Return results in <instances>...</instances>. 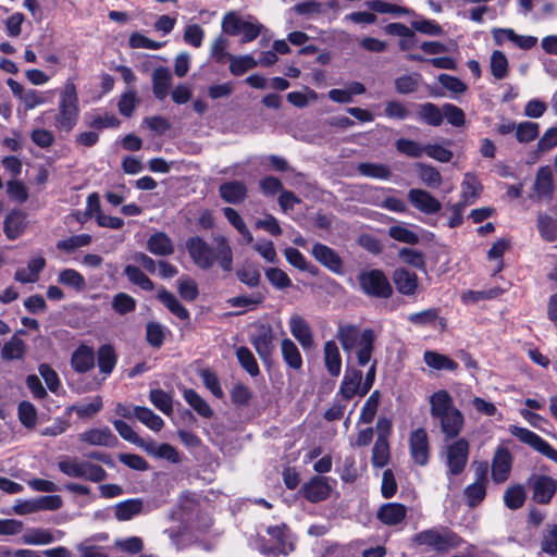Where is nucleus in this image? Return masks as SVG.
<instances>
[{
	"instance_id": "nucleus-40",
	"label": "nucleus",
	"mask_w": 557,
	"mask_h": 557,
	"mask_svg": "<svg viewBox=\"0 0 557 557\" xmlns=\"http://www.w3.org/2000/svg\"><path fill=\"white\" fill-rule=\"evenodd\" d=\"M490 69L495 79L506 78L509 73V63L505 53L499 50L493 51L490 58Z\"/></svg>"
},
{
	"instance_id": "nucleus-39",
	"label": "nucleus",
	"mask_w": 557,
	"mask_h": 557,
	"mask_svg": "<svg viewBox=\"0 0 557 557\" xmlns=\"http://www.w3.org/2000/svg\"><path fill=\"white\" fill-rule=\"evenodd\" d=\"M134 416L154 432H159L164 425L163 419L147 407L135 406Z\"/></svg>"
},
{
	"instance_id": "nucleus-56",
	"label": "nucleus",
	"mask_w": 557,
	"mask_h": 557,
	"mask_svg": "<svg viewBox=\"0 0 557 557\" xmlns=\"http://www.w3.org/2000/svg\"><path fill=\"white\" fill-rule=\"evenodd\" d=\"M90 243L91 236L89 234H79L58 242L57 248L60 250L71 252L77 248L88 246Z\"/></svg>"
},
{
	"instance_id": "nucleus-46",
	"label": "nucleus",
	"mask_w": 557,
	"mask_h": 557,
	"mask_svg": "<svg viewBox=\"0 0 557 557\" xmlns=\"http://www.w3.org/2000/svg\"><path fill=\"white\" fill-rule=\"evenodd\" d=\"M417 169L419 178L426 186L437 188L442 185V175L436 168L424 163H418Z\"/></svg>"
},
{
	"instance_id": "nucleus-59",
	"label": "nucleus",
	"mask_w": 557,
	"mask_h": 557,
	"mask_svg": "<svg viewBox=\"0 0 557 557\" xmlns=\"http://www.w3.org/2000/svg\"><path fill=\"white\" fill-rule=\"evenodd\" d=\"M388 235L393 239L409 244V245H416L419 243V236L412 232L411 230L403 226V225H394L388 228Z\"/></svg>"
},
{
	"instance_id": "nucleus-32",
	"label": "nucleus",
	"mask_w": 557,
	"mask_h": 557,
	"mask_svg": "<svg viewBox=\"0 0 557 557\" xmlns=\"http://www.w3.org/2000/svg\"><path fill=\"white\" fill-rule=\"evenodd\" d=\"M482 185L478 177L467 173L461 183V201L466 205H472L481 195Z\"/></svg>"
},
{
	"instance_id": "nucleus-29",
	"label": "nucleus",
	"mask_w": 557,
	"mask_h": 557,
	"mask_svg": "<svg viewBox=\"0 0 557 557\" xmlns=\"http://www.w3.org/2000/svg\"><path fill=\"white\" fill-rule=\"evenodd\" d=\"M46 261L42 257L29 260L27 268L16 270L14 278L21 283H35L39 278V273L44 270Z\"/></svg>"
},
{
	"instance_id": "nucleus-57",
	"label": "nucleus",
	"mask_w": 557,
	"mask_h": 557,
	"mask_svg": "<svg viewBox=\"0 0 557 557\" xmlns=\"http://www.w3.org/2000/svg\"><path fill=\"white\" fill-rule=\"evenodd\" d=\"M257 65V60L251 55L231 57L230 71L232 74L238 76Z\"/></svg>"
},
{
	"instance_id": "nucleus-16",
	"label": "nucleus",
	"mask_w": 557,
	"mask_h": 557,
	"mask_svg": "<svg viewBox=\"0 0 557 557\" xmlns=\"http://www.w3.org/2000/svg\"><path fill=\"white\" fill-rule=\"evenodd\" d=\"M408 200L417 210L425 214H435L442 209L441 202L424 189H410Z\"/></svg>"
},
{
	"instance_id": "nucleus-37",
	"label": "nucleus",
	"mask_w": 557,
	"mask_h": 557,
	"mask_svg": "<svg viewBox=\"0 0 557 557\" xmlns=\"http://www.w3.org/2000/svg\"><path fill=\"white\" fill-rule=\"evenodd\" d=\"M423 360L430 368L435 370L456 371L458 369L456 361L433 350L424 351Z\"/></svg>"
},
{
	"instance_id": "nucleus-28",
	"label": "nucleus",
	"mask_w": 557,
	"mask_h": 557,
	"mask_svg": "<svg viewBox=\"0 0 557 557\" xmlns=\"http://www.w3.org/2000/svg\"><path fill=\"white\" fill-rule=\"evenodd\" d=\"M144 511L145 505L140 498L126 499L114 506V517L119 521H128Z\"/></svg>"
},
{
	"instance_id": "nucleus-35",
	"label": "nucleus",
	"mask_w": 557,
	"mask_h": 557,
	"mask_svg": "<svg viewBox=\"0 0 557 557\" xmlns=\"http://www.w3.org/2000/svg\"><path fill=\"white\" fill-rule=\"evenodd\" d=\"M185 401L202 418L213 417V410L209 404L194 389L187 388L183 392Z\"/></svg>"
},
{
	"instance_id": "nucleus-5",
	"label": "nucleus",
	"mask_w": 557,
	"mask_h": 557,
	"mask_svg": "<svg viewBox=\"0 0 557 557\" xmlns=\"http://www.w3.org/2000/svg\"><path fill=\"white\" fill-rule=\"evenodd\" d=\"M462 540L455 532L445 527L423 530L412 536V544L440 554H446L457 548Z\"/></svg>"
},
{
	"instance_id": "nucleus-44",
	"label": "nucleus",
	"mask_w": 557,
	"mask_h": 557,
	"mask_svg": "<svg viewBox=\"0 0 557 557\" xmlns=\"http://www.w3.org/2000/svg\"><path fill=\"white\" fill-rule=\"evenodd\" d=\"M357 169L361 175L377 180H388L392 174L389 168L382 163L362 162Z\"/></svg>"
},
{
	"instance_id": "nucleus-61",
	"label": "nucleus",
	"mask_w": 557,
	"mask_h": 557,
	"mask_svg": "<svg viewBox=\"0 0 557 557\" xmlns=\"http://www.w3.org/2000/svg\"><path fill=\"white\" fill-rule=\"evenodd\" d=\"M419 74L404 75L395 79L396 91L401 95L414 92L420 84Z\"/></svg>"
},
{
	"instance_id": "nucleus-22",
	"label": "nucleus",
	"mask_w": 557,
	"mask_h": 557,
	"mask_svg": "<svg viewBox=\"0 0 557 557\" xmlns=\"http://www.w3.org/2000/svg\"><path fill=\"white\" fill-rule=\"evenodd\" d=\"M152 92L158 100H164L172 86L171 71L165 66L157 67L151 75Z\"/></svg>"
},
{
	"instance_id": "nucleus-15",
	"label": "nucleus",
	"mask_w": 557,
	"mask_h": 557,
	"mask_svg": "<svg viewBox=\"0 0 557 557\" xmlns=\"http://www.w3.org/2000/svg\"><path fill=\"white\" fill-rule=\"evenodd\" d=\"M78 440L91 446L102 447H115L119 442L108 426L86 430L78 435Z\"/></svg>"
},
{
	"instance_id": "nucleus-47",
	"label": "nucleus",
	"mask_w": 557,
	"mask_h": 557,
	"mask_svg": "<svg viewBox=\"0 0 557 557\" xmlns=\"http://www.w3.org/2000/svg\"><path fill=\"white\" fill-rule=\"evenodd\" d=\"M525 491L520 484L508 487L504 493L505 505L512 510H516L524 504Z\"/></svg>"
},
{
	"instance_id": "nucleus-55",
	"label": "nucleus",
	"mask_w": 557,
	"mask_h": 557,
	"mask_svg": "<svg viewBox=\"0 0 557 557\" xmlns=\"http://www.w3.org/2000/svg\"><path fill=\"white\" fill-rule=\"evenodd\" d=\"M165 338V329L158 322H149L146 325V339L154 348H160Z\"/></svg>"
},
{
	"instance_id": "nucleus-62",
	"label": "nucleus",
	"mask_w": 557,
	"mask_h": 557,
	"mask_svg": "<svg viewBox=\"0 0 557 557\" xmlns=\"http://www.w3.org/2000/svg\"><path fill=\"white\" fill-rule=\"evenodd\" d=\"M465 497L470 507H475L486 495V484L473 482L465 490Z\"/></svg>"
},
{
	"instance_id": "nucleus-64",
	"label": "nucleus",
	"mask_w": 557,
	"mask_h": 557,
	"mask_svg": "<svg viewBox=\"0 0 557 557\" xmlns=\"http://www.w3.org/2000/svg\"><path fill=\"white\" fill-rule=\"evenodd\" d=\"M380 401V393L379 391H374L369 398L366 400L361 414L360 421L363 423H371L376 414L377 407Z\"/></svg>"
},
{
	"instance_id": "nucleus-48",
	"label": "nucleus",
	"mask_w": 557,
	"mask_h": 557,
	"mask_svg": "<svg viewBox=\"0 0 557 557\" xmlns=\"http://www.w3.org/2000/svg\"><path fill=\"white\" fill-rule=\"evenodd\" d=\"M124 273L128 281L135 285H138L144 290H152V281L136 265L128 264L124 269Z\"/></svg>"
},
{
	"instance_id": "nucleus-18",
	"label": "nucleus",
	"mask_w": 557,
	"mask_h": 557,
	"mask_svg": "<svg viewBox=\"0 0 557 557\" xmlns=\"http://www.w3.org/2000/svg\"><path fill=\"white\" fill-rule=\"evenodd\" d=\"M362 372L356 368H347L343 381L341 383L337 396H341L344 401H349L356 395L360 396Z\"/></svg>"
},
{
	"instance_id": "nucleus-10",
	"label": "nucleus",
	"mask_w": 557,
	"mask_h": 557,
	"mask_svg": "<svg viewBox=\"0 0 557 557\" xmlns=\"http://www.w3.org/2000/svg\"><path fill=\"white\" fill-rule=\"evenodd\" d=\"M288 329L292 336L299 343L304 350H311L315 347L312 327L301 314L296 312L290 314Z\"/></svg>"
},
{
	"instance_id": "nucleus-51",
	"label": "nucleus",
	"mask_w": 557,
	"mask_h": 557,
	"mask_svg": "<svg viewBox=\"0 0 557 557\" xmlns=\"http://www.w3.org/2000/svg\"><path fill=\"white\" fill-rule=\"evenodd\" d=\"M236 357L240 366L251 375L256 376L259 374V366L252 352L245 346L236 349Z\"/></svg>"
},
{
	"instance_id": "nucleus-3",
	"label": "nucleus",
	"mask_w": 557,
	"mask_h": 557,
	"mask_svg": "<svg viewBox=\"0 0 557 557\" xmlns=\"http://www.w3.org/2000/svg\"><path fill=\"white\" fill-rule=\"evenodd\" d=\"M336 338L346 352H350L357 347L356 356L360 367H364L371 361L376 339L373 330L366 329L360 332L357 325L341 324L336 332Z\"/></svg>"
},
{
	"instance_id": "nucleus-13",
	"label": "nucleus",
	"mask_w": 557,
	"mask_h": 557,
	"mask_svg": "<svg viewBox=\"0 0 557 557\" xmlns=\"http://www.w3.org/2000/svg\"><path fill=\"white\" fill-rule=\"evenodd\" d=\"M533 500L537 504H548L557 490V482L547 475H533L530 478Z\"/></svg>"
},
{
	"instance_id": "nucleus-58",
	"label": "nucleus",
	"mask_w": 557,
	"mask_h": 557,
	"mask_svg": "<svg viewBox=\"0 0 557 557\" xmlns=\"http://www.w3.org/2000/svg\"><path fill=\"white\" fill-rule=\"evenodd\" d=\"M395 146L398 152L411 158H420L425 150V146H421L419 143L406 138L396 140Z\"/></svg>"
},
{
	"instance_id": "nucleus-11",
	"label": "nucleus",
	"mask_w": 557,
	"mask_h": 557,
	"mask_svg": "<svg viewBox=\"0 0 557 557\" xmlns=\"http://www.w3.org/2000/svg\"><path fill=\"white\" fill-rule=\"evenodd\" d=\"M512 468V455L505 446L495 449L492 459V480L496 484L504 483L510 476Z\"/></svg>"
},
{
	"instance_id": "nucleus-23",
	"label": "nucleus",
	"mask_w": 557,
	"mask_h": 557,
	"mask_svg": "<svg viewBox=\"0 0 557 557\" xmlns=\"http://www.w3.org/2000/svg\"><path fill=\"white\" fill-rule=\"evenodd\" d=\"M407 516V508L399 503H387L382 505L376 513L377 519L386 525H397Z\"/></svg>"
},
{
	"instance_id": "nucleus-17",
	"label": "nucleus",
	"mask_w": 557,
	"mask_h": 557,
	"mask_svg": "<svg viewBox=\"0 0 557 557\" xmlns=\"http://www.w3.org/2000/svg\"><path fill=\"white\" fill-rule=\"evenodd\" d=\"M330 479L325 476H313L304 484L301 493L310 503H319L326 499L331 494Z\"/></svg>"
},
{
	"instance_id": "nucleus-42",
	"label": "nucleus",
	"mask_w": 557,
	"mask_h": 557,
	"mask_svg": "<svg viewBox=\"0 0 557 557\" xmlns=\"http://www.w3.org/2000/svg\"><path fill=\"white\" fill-rule=\"evenodd\" d=\"M103 403L100 396L94 397L88 403H82L70 407V411H73L81 419H89L96 416L102 409Z\"/></svg>"
},
{
	"instance_id": "nucleus-30",
	"label": "nucleus",
	"mask_w": 557,
	"mask_h": 557,
	"mask_svg": "<svg viewBox=\"0 0 557 557\" xmlns=\"http://www.w3.org/2000/svg\"><path fill=\"white\" fill-rule=\"evenodd\" d=\"M26 354L25 342L14 334L1 348V358L3 361L23 360Z\"/></svg>"
},
{
	"instance_id": "nucleus-2",
	"label": "nucleus",
	"mask_w": 557,
	"mask_h": 557,
	"mask_svg": "<svg viewBox=\"0 0 557 557\" xmlns=\"http://www.w3.org/2000/svg\"><path fill=\"white\" fill-rule=\"evenodd\" d=\"M186 248L195 265L201 270L212 268L215 261L225 272L233 269V251L225 237L216 238V251L199 236L187 239Z\"/></svg>"
},
{
	"instance_id": "nucleus-54",
	"label": "nucleus",
	"mask_w": 557,
	"mask_h": 557,
	"mask_svg": "<svg viewBox=\"0 0 557 557\" xmlns=\"http://www.w3.org/2000/svg\"><path fill=\"white\" fill-rule=\"evenodd\" d=\"M540 133V125L534 122H521L516 127V138L519 143H530L534 140Z\"/></svg>"
},
{
	"instance_id": "nucleus-36",
	"label": "nucleus",
	"mask_w": 557,
	"mask_h": 557,
	"mask_svg": "<svg viewBox=\"0 0 557 557\" xmlns=\"http://www.w3.org/2000/svg\"><path fill=\"white\" fill-rule=\"evenodd\" d=\"M25 226V214L21 211H12L4 221V233L9 239H15L23 233Z\"/></svg>"
},
{
	"instance_id": "nucleus-1",
	"label": "nucleus",
	"mask_w": 557,
	"mask_h": 557,
	"mask_svg": "<svg viewBox=\"0 0 557 557\" xmlns=\"http://www.w3.org/2000/svg\"><path fill=\"white\" fill-rule=\"evenodd\" d=\"M429 403L430 414L436 421L445 440L459 438L466 421L450 394L445 389H438L430 396Z\"/></svg>"
},
{
	"instance_id": "nucleus-41",
	"label": "nucleus",
	"mask_w": 557,
	"mask_h": 557,
	"mask_svg": "<svg viewBox=\"0 0 557 557\" xmlns=\"http://www.w3.org/2000/svg\"><path fill=\"white\" fill-rule=\"evenodd\" d=\"M58 282L76 292H83L86 288L85 277L74 269H64L58 275Z\"/></svg>"
},
{
	"instance_id": "nucleus-43",
	"label": "nucleus",
	"mask_w": 557,
	"mask_h": 557,
	"mask_svg": "<svg viewBox=\"0 0 557 557\" xmlns=\"http://www.w3.org/2000/svg\"><path fill=\"white\" fill-rule=\"evenodd\" d=\"M389 461V445L387 438L377 436L372 449V465L383 468Z\"/></svg>"
},
{
	"instance_id": "nucleus-8",
	"label": "nucleus",
	"mask_w": 557,
	"mask_h": 557,
	"mask_svg": "<svg viewBox=\"0 0 557 557\" xmlns=\"http://www.w3.org/2000/svg\"><path fill=\"white\" fill-rule=\"evenodd\" d=\"M361 289L370 296L387 298L392 295V286L380 270H371L359 275Z\"/></svg>"
},
{
	"instance_id": "nucleus-19",
	"label": "nucleus",
	"mask_w": 557,
	"mask_h": 557,
	"mask_svg": "<svg viewBox=\"0 0 557 557\" xmlns=\"http://www.w3.org/2000/svg\"><path fill=\"white\" fill-rule=\"evenodd\" d=\"M493 39L495 40L496 45L502 46L505 44V41H511L516 47L529 50L533 48L536 42L537 38L534 36H524V35H518L513 32L511 28H496L493 29Z\"/></svg>"
},
{
	"instance_id": "nucleus-12",
	"label": "nucleus",
	"mask_w": 557,
	"mask_h": 557,
	"mask_svg": "<svg viewBox=\"0 0 557 557\" xmlns=\"http://www.w3.org/2000/svg\"><path fill=\"white\" fill-rule=\"evenodd\" d=\"M409 447L412 459L420 466H425L429 461L430 445L428 433L419 428L411 432L409 437Z\"/></svg>"
},
{
	"instance_id": "nucleus-38",
	"label": "nucleus",
	"mask_w": 557,
	"mask_h": 557,
	"mask_svg": "<svg viewBox=\"0 0 557 557\" xmlns=\"http://www.w3.org/2000/svg\"><path fill=\"white\" fill-rule=\"evenodd\" d=\"M158 299L178 319H189L188 310L177 300L174 294L166 289H161L158 293Z\"/></svg>"
},
{
	"instance_id": "nucleus-24",
	"label": "nucleus",
	"mask_w": 557,
	"mask_h": 557,
	"mask_svg": "<svg viewBox=\"0 0 557 557\" xmlns=\"http://www.w3.org/2000/svg\"><path fill=\"white\" fill-rule=\"evenodd\" d=\"M247 186L240 181L225 182L220 185V197L227 203L237 205L243 202L247 197Z\"/></svg>"
},
{
	"instance_id": "nucleus-20",
	"label": "nucleus",
	"mask_w": 557,
	"mask_h": 557,
	"mask_svg": "<svg viewBox=\"0 0 557 557\" xmlns=\"http://www.w3.org/2000/svg\"><path fill=\"white\" fill-rule=\"evenodd\" d=\"M280 350H281L282 359L287 368H289L296 372H299L302 370V367H304L302 356H301V352H300L297 344L293 339H290L288 337H284L281 341Z\"/></svg>"
},
{
	"instance_id": "nucleus-21",
	"label": "nucleus",
	"mask_w": 557,
	"mask_h": 557,
	"mask_svg": "<svg viewBox=\"0 0 557 557\" xmlns=\"http://www.w3.org/2000/svg\"><path fill=\"white\" fill-rule=\"evenodd\" d=\"M533 190L539 199H552L554 194V177L549 166H542L537 170Z\"/></svg>"
},
{
	"instance_id": "nucleus-63",
	"label": "nucleus",
	"mask_w": 557,
	"mask_h": 557,
	"mask_svg": "<svg viewBox=\"0 0 557 557\" xmlns=\"http://www.w3.org/2000/svg\"><path fill=\"white\" fill-rule=\"evenodd\" d=\"M542 550L549 555L557 554V525L547 524L542 537Z\"/></svg>"
},
{
	"instance_id": "nucleus-50",
	"label": "nucleus",
	"mask_w": 557,
	"mask_h": 557,
	"mask_svg": "<svg viewBox=\"0 0 557 557\" xmlns=\"http://www.w3.org/2000/svg\"><path fill=\"white\" fill-rule=\"evenodd\" d=\"M149 399L152 403V405L164 414L169 416L172 413V397L160 388L151 389L149 394Z\"/></svg>"
},
{
	"instance_id": "nucleus-33",
	"label": "nucleus",
	"mask_w": 557,
	"mask_h": 557,
	"mask_svg": "<svg viewBox=\"0 0 557 557\" xmlns=\"http://www.w3.org/2000/svg\"><path fill=\"white\" fill-rule=\"evenodd\" d=\"M418 117L430 126H441L443 124V106L440 108L432 102H425L418 106Z\"/></svg>"
},
{
	"instance_id": "nucleus-14",
	"label": "nucleus",
	"mask_w": 557,
	"mask_h": 557,
	"mask_svg": "<svg viewBox=\"0 0 557 557\" xmlns=\"http://www.w3.org/2000/svg\"><path fill=\"white\" fill-rule=\"evenodd\" d=\"M314 259L330 271L341 274L344 271V263L339 255L331 247L317 243L311 250Z\"/></svg>"
},
{
	"instance_id": "nucleus-49",
	"label": "nucleus",
	"mask_w": 557,
	"mask_h": 557,
	"mask_svg": "<svg viewBox=\"0 0 557 557\" xmlns=\"http://www.w3.org/2000/svg\"><path fill=\"white\" fill-rule=\"evenodd\" d=\"M284 255L288 263L292 264L293 267L301 271H307L311 274H315V267L309 263L306 260L305 256L298 249L288 247L285 249Z\"/></svg>"
},
{
	"instance_id": "nucleus-25",
	"label": "nucleus",
	"mask_w": 557,
	"mask_h": 557,
	"mask_svg": "<svg viewBox=\"0 0 557 557\" xmlns=\"http://www.w3.org/2000/svg\"><path fill=\"white\" fill-rule=\"evenodd\" d=\"M252 338V345L262 360H267L273 350L274 334L269 325H261Z\"/></svg>"
},
{
	"instance_id": "nucleus-53",
	"label": "nucleus",
	"mask_w": 557,
	"mask_h": 557,
	"mask_svg": "<svg viewBox=\"0 0 557 557\" xmlns=\"http://www.w3.org/2000/svg\"><path fill=\"white\" fill-rule=\"evenodd\" d=\"M444 119L454 127H462L466 125L467 121L463 110L453 103L443 104V120Z\"/></svg>"
},
{
	"instance_id": "nucleus-27",
	"label": "nucleus",
	"mask_w": 557,
	"mask_h": 557,
	"mask_svg": "<svg viewBox=\"0 0 557 557\" xmlns=\"http://www.w3.org/2000/svg\"><path fill=\"white\" fill-rule=\"evenodd\" d=\"M71 366L78 373H85L95 366L94 349L86 345H79L72 354Z\"/></svg>"
},
{
	"instance_id": "nucleus-45",
	"label": "nucleus",
	"mask_w": 557,
	"mask_h": 557,
	"mask_svg": "<svg viewBox=\"0 0 557 557\" xmlns=\"http://www.w3.org/2000/svg\"><path fill=\"white\" fill-rule=\"evenodd\" d=\"M116 364V355L111 345H102L98 349V367L104 374H110Z\"/></svg>"
},
{
	"instance_id": "nucleus-6",
	"label": "nucleus",
	"mask_w": 557,
	"mask_h": 557,
	"mask_svg": "<svg viewBox=\"0 0 557 557\" xmlns=\"http://www.w3.org/2000/svg\"><path fill=\"white\" fill-rule=\"evenodd\" d=\"M470 444L465 437L454 438L443 447L441 457L447 468L446 475L449 480L448 488L458 487L454 478L460 475L469 460Z\"/></svg>"
},
{
	"instance_id": "nucleus-60",
	"label": "nucleus",
	"mask_w": 557,
	"mask_h": 557,
	"mask_svg": "<svg viewBox=\"0 0 557 557\" xmlns=\"http://www.w3.org/2000/svg\"><path fill=\"white\" fill-rule=\"evenodd\" d=\"M177 290L181 297L187 301L195 300L199 294L197 283L188 276H183L177 280Z\"/></svg>"
},
{
	"instance_id": "nucleus-4",
	"label": "nucleus",
	"mask_w": 557,
	"mask_h": 557,
	"mask_svg": "<svg viewBox=\"0 0 557 557\" xmlns=\"http://www.w3.org/2000/svg\"><path fill=\"white\" fill-rule=\"evenodd\" d=\"M78 116L79 107L76 87L73 82L66 81L60 91L53 125L60 132L70 133L77 124Z\"/></svg>"
},
{
	"instance_id": "nucleus-34",
	"label": "nucleus",
	"mask_w": 557,
	"mask_h": 557,
	"mask_svg": "<svg viewBox=\"0 0 557 557\" xmlns=\"http://www.w3.org/2000/svg\"><path fill=\"white\" fill-rule=\"evenodd\" d=\"M394 283L397 289L404 295H412L414 294L418 282L417 275L412 272H409L405 269H397L393 275Z\"/></svg>"
},
{
	"instance_id": "nucleus-26",
	"label": "nucleus",
	"mask_w": 557,
	"mask_h": 557,
	"mask_svg": "<svg viewBox=\"0 0 557 557\" xmlns=\"http://www.w3.org/2000/svg\"><path fill=\"white\" fill-rule=\"evenodd\" d=\"M323 360L327 373L338 376L342 371V356L335 341H326L323 346Z\"/></svg>"
},
{
	"instance_id": "nucleus-9",
	"label": "nucleus",
	"mask_w": 557,
	"mask_h": 557,
	"mask_svg": "<svg viewBox=\"0 0 557 557\" xmlns=\"http://www.w3.org/2000/svg\"><path fill=\"white\" fill-rule=\"evenodd\" d=\"M509 432L519 438L522 443L531 446L533 449L557 462V450L536 433L517 425H511Z\"/></svg>"
},
{
	"instance_id": "nucleus-52",
	"label": "nucleus",
	"mask_w": 557,
	"mask_h": 557,
	"mask_svg": "<svg viewBox=\"0 0 557 557\" xmlns=\"http://www.w3.org/2000/svg\"><path fill=\"white\" fill-rule=\"evenodd\" d=\"M20 422L27 429L35 426L37 422V409L29 401H21L17 407Z\"/></svg>"
},
{
	"instance_id": "nucleus-31",
	"label": "nucleus",
	"mask_w": 557,
	"mask_h": 557,
	"mask_svg": "<svg viewBox=\"0 0 557 557\" xmlns=\"http://www.w3.org/2000/svg\"><path fill=\"white\" fill-rule=\"evenodd\" d=\"M147 247L156 256H170L174 252L171 238L163 232L152 234L148 239Z\"/></svg>"
},
{
	"instance_id": "nucleus-7",
	"label": "nucleus",
	"mask_w": 557,
	"mask_h": 557,
	"mask_svg": "<svg viewBox=\"0 0 557 557\" xmlns=\"http://www.w3.org/2000/svg\"><path fill=\"white\" fill-rule=\"evenodd\" d=\"M59 470L75 479H84L95 483L102 482L107 479V471L99 465L77 458H65L58 462Z\"/></svg>"
}]
</instances>
